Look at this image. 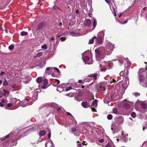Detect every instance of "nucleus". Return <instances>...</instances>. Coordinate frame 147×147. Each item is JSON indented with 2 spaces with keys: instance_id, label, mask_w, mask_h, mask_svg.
I'll return each mask as SVG.
<instances>
[{
  "instance_id": "obj_3",
  "label": "nucleus",
  "mask_w": 147,
  "mask_h": 147,
  "mask_svg": "<svg viewBox=\"0 0 147 147\" xmlns=\"http://www.w3.org/2000/svg\"><path fill=\"white\" fill-rule=\"evenodd\" d=\"M97 100H96L92 102L91 106V109L92 111L93 112H96V111L95 109V107H96L97 106Z\"/></svg>"
},
{
  "instance_id": "obj_33",
  "label": "nucleus",
  "mask_w": 147,
  "mask_h": 147,
  "mask_svg": "<svg viewBox=\"0 0 147 147\" xmlns=\"http://www.w3.org/2000/svg\"><path fill=\"white\" fill-rule=\"evenodd\" d=\"M131 116L132 117L135 118L136 117V115L135 113L133 112L131 114Z\"/></svg>"
},
{
  "instance_id": "obj_51",
  "label": "nucleus",
  "mask_w": 147,
  "mask_h": 147,
  "mask_svg": "<svg viewBox=\"0 0 147 147\" xmlns=\"http://www.w3.org/2000/svg\"><path fill=\"white\" fill-rule=\"evenodd\" d=\"M54 69L56 70L57 72H59V69L56 67H54Z\"/></svg>"
},
{
  "instance_id": "obj_57",
  "label": "nucleus",
  "mask_w": 147,
  "mask_h": 147,
  "mask_svg": "<svg viewBox=\"0 0 147 147\" xmlns=\"http://www.w3.org/2000/svg\"><path fill=\"white\" fill-rule=\"evenodd\" d=\"M105 1L107 3H108L109 4V3H110V2L108 0H105Z\"/></svg>"
},
{
  "instance_id": "obj_20",
  "label": "nucleus",
  "mask_w": 147,
  "mask_h": 147,
  "mask_svg": "<svg viewBox=\"0 0 147 147\" xmlns=\"http://www.w3.org/2000/svg\"><path fill=\"white\" fill-rule=\"evenodd\" d=\"M9 137V135H8L6 136H5L4 138H0V142H1V141H4L7 138H8Z\"/></svg>"
},
{
  "instance_id": "obj_11",
  "label": "nucleus",
  "mask_w": 147,
  "mask_h": 147,
  "mask_svg": "<svg viewBox=\"0 0 147 147\" xmlns=\"http://www.w3.org/2000/svg\"><path fill=\"white\" fill-rule=\"evenodd\" d=\"M45 25V23L42 22L39 24L37 26V30H39L43 28Z\"/></svg>"
},
{
  "instance_id": "obj_13",
  "label": "nucleus",
  "mask_w": 147,
  "mask_h": 147,
  "mask_svg": "<svg viewBox=\"0 0 147 147\" xmlns=\"http://www.w3.org/2000/svg\"><path fill=\"white\" fill-rule=\"evenodd\" d=\"M91 21L90 19H87L86 21L85 25L87 27L90 26L91 24Z\"/></svg>"
},
{
  "instance_id": "obj_22",
  "label": "nucleus",
  "mask_w": 147,
  "mask_h": 147,
  "mask_svg": "<svg viewBox=\"0 0 147 147\" xmlns=\"http://www.w3.org/2000/svg\"><path fill=\"white\" fill-rule=\"evenodd\" d=\"M96 38V37L95 36H94V37H93L92 39L89 40L88 44H92L93 43L94 41V38Z\"/></svg>"
},
{
  "instance_id": "obj_23",
  "label": "nucleus",
  "mask_w": 147,
  "mask_h": 147,
  "mask_svg": "<svg viewBox=\"0 0 147 147\" xmlns=\"http://www.w3.org/2000/svg\"><path fill=\"white\" fill-rule=\"evenodd\" d=\"M90 77H92L94 79H96L97 77V74H92L90 75Z\"/></svg>"
},
{
  "instance_id": "obj_28",
  "label": "nucleus",
  "mask_w": 147,
  "mask_h": 147,
  "mask_svg": "<svg viewBox=\"0 0 147 147\" xmlns=\"http://www.w3.org/2000/svg\"><path fill=\"white\" fill-rule=\"evenodd\" d=\"M42 52H39L35 56L36 57H39L42 55Z\"/></svg>"
},
{
  "instance_id": "obj_40",
  "label": "nucleus",
  "mask_w": 147,
  "mask_h": 147,
  "mask_svg": "<svg viewBox=\"0 0 147 147\" xmlns=\"http://www.w3.org/2000/svg\"><path fill=\"white\" fill-rule=\"evenodd\" d=\"M3 91L5 95L6 94H9V92L7 90H6L4 89L3 90Z\"/></svg>"
},
{
  "instance_id": "obj_29",
  "label": "nucleus",
  "mask_w": 147,
  "mask_h": 147,
  "mask_svg": "<svg viewBox=\"0 0 147 147\" xmlns=\"http://www.w3.org/2000/svg\"><path fill=\"white\" fill-rule=\"evenodd\" d=\"M122 88L124 89V90L126 89L127 87V85H126L125 84L123 83L122 84Z\"/></svg>"
},
{
  "instance_id": "obj_49",
  "label": "nucleus",
  "mask_w": 147,
  "mask_h": 147,
  "mask_svg": "<svg viewBox=\"0 0 147 147\" xmlns=\"http://www.w3.org/2000/svg\"><path fill=\"white\" fill-rule=\"evenodd\" d=\"M105 147H111V145L110 144H108L106 145Z\"/></svg>"
},
{
  "instance_id": "obj_15",
  "label": "nucleus",
  "mask_w": 147,
  "mask_h": 147,
  "mask_svg": "<svg viewBox=\"0 0 147 147\" xmlns=\"http://www.w3.org/2000/svg\"><path fill=\"white\" fill-rule=\"evenodd\" d=\"M104 35L105 31L103 30L98 33V36H100L104 38Z\"/></svg>"
},
{
  "instance_id": "obj_6",
  "label": "nucleus",
  "mask_w": 147,
  "mask_h": 147,
  "mask_svg": "<svg viewBox=\"0 0 147 147\" xmlns=\"http://www.w3.org/2000/svg\"><path fill=\"white\" fill-rule=\"evenodd\" d=\"M89 101H83L82 103V105L84 108H87L89 107Z\"/></svg>"
},
{
  "instance_id": "obj_42",
  "label": "nucleus",
  "mask_w": 147,
  "mask_h": 147,
  "mask_svg": "<svg viewBox=\"0 0 147 147\" xmlns=\"http://www.w3.org/2000/svg\"><path fill=\"white\" fill-rule=\"evenodd\" d=\"M41 87L43 89H45L47 88V85L44 84Z\"/></svg>"
},
{
  "instance_id": "obj_53",
  "label": "nucleus",
  "mask_w": 147,
  "mask_h": 147,
  "mask_svg": "<svg viewBox=\"0 0 147 147\" xmlns=\"http://www.w3.org/2000/svg\"><path fill=\"white\" fill-rule=\"evenodd\" d=\"M69 118L70 119H71V120H73L74 119V117L71 115L69 117Z\"/></svg>"
},
{
  "instance_id": "obj_64",
  "label": "nucleus",
  "mask_w": 147,
  "mask_h": 147,
  "mask_svg": "<svg viewBox=\"0 0 147 147\" xmlns=\"http://www.w3.org/2000/svg\"><path fill=\"white\" fill-rule=\"evenodd\" d=\"M0 105L1 107H2L3 106V104L2 103H0Z\"/></svg>"
},
{
  "instance_id": "obj_45",
  "label": "nucleus",
  "mask_w": 147,
  "mask_h": 147,
  "mask_svg": "<svg viewBox=\"0 0 147 147\" xmlns=\"http://www.w3.org/2000/svg\"><path fill=\"white\" fill-rule=\"evenodd\" d=\"M116 82V80L114 79H112V80H110V82L111 83L112 82Z\"/></svg>"
},
{
  "instance_id": "obj_58",
  "label": "nucleus",
  "mask_w": 147,
  "mask_h": 147,
  "mask_svg": "<svg viewBox=\"0 0 147 147\" xmlns=\"http://www.w3.org/2000/svg\"><path fill=\"white\" fill-rule=\"evenodd\" d=\"M50 40H55V38H54L53 37H52L51 38Z\"/></svg>"
},
{
  "instance_id": "obj_17",
  "label": "nucleus",
  "mask_w": 147,
  "mask_h": 147,
  "mask_svg": "<svg viewBox=\"0 0 147 147\" xmlns=\"http://www.w3.org/2000/svg\"><path fill=\"white\" fill-rule=\"evenodd\" d=\"M129 80L128 78H126L125 79L124 82H123V83L125 84L126 85L128 86L129 84Z\"/></svg>"
},
{
  "instance_id": "obj_32",
  "label": "nucleus",
  "mask_w": 147,
  "mask_h": 147,
  "mask_svg": "<svg viewBox=\"0 0 147 147\" xmlns=\"http://www.w3.org/2000/svg\"><path fill=\"white\" fill-rule=\"evenodd\" d=\"M48 83V80L47 79H44L43 81V84L44 85H47Z\"/></svg>"
},
{
  "instance_id": "obj_41",
  "label": "nucleus",
  "mask_w": 147,
  "mask_h": 147,
  "mask_svg": "<svg viewBox=\"0 0 147 147\" xmlns=\"http://www.w3.org/2000/svg\"><path fill=\"white\" fill-rule=\"evenodd\" d=\"M3 96V93L1 90H0V98H2Z\"/></svg>"
},
{
  "instance_id": "obj_7",
  "label": "nucleus",
  "mask_w": 147,
  "mask_h": 147,
  "mask_svg": "<svg viewBox=\"0 0 147 147\" xmlns=\"http://www.w3.org/2000/svg\"><path fill=\"white\" fill-rule=\"evenodd\" d=\"M132 104V102L128 101L125 103L124 106L125 109H128L130 108L131 105Z\"/></svg>"
},
{
  "instance_id": "obj_34",
  "label": "nucleus",
  "mask_w": 147,
  "mask_h": 147,
  "mask_svg": "<svg viewBox=\"0 0 147 147\" xmlns=\"http://www.w3.org/2000/svg\"><path fill=\"white\" fill-rule=\"evenodd\" d=\"M8 83L7 80H5V81H4L3 83V86H6L7 85Z\"/></svg>"
},
{
  "instance_id": "obj_31",
  "label": "nucleus",
  "mask_w": 147,
  "mask_h": 147,
  "mask_svg": "<svg viewBox=\"0 0 147 147\" xmlns=\"http://www.w3.org/2000/svg\"><path fill=\"white\" fill-rule=\"evenodd\" d=\"M141 106L144 109H145L146 107L147 106L144 103L141 104Z\"/></svg>"
},
{
  "instance_id": "obj_4",
  "label": "nucleus",
  "mask_w": 147,
  "mask_h": 147,
  "mask_svg": "<svg viewBox=\"0 0 147 147\" xmlns=\"http://www.w3.org/2000/svg\"><path fill=\"white\" fill-rule=\"evenodd\" d=\"M103 63L104 64V66L106 67L107 69H109L111 68L113 66V63L111 62H107L105 61H104Z\"/></svg>"
},
{
  "instance_id": "obj_52",
  "label": "nucleus",
  "mask_w": 147,
  "mask_h": 147,
  "mask_svg": "<svg viewBox=\"0 0 147 147\" xmlns=\"http://www.w3.org/2000/svg\"><path fill=\"white\" fill-rule=\"evenodd\" d=\"M55 80L57 82V84H59L60 83V81L59 80H58V79H56Z\"/></svg>"
},
{
  "instance_id": "obj_1",
  "label": "nucleus",
  "mask_w": 147,
  "mask_h": 147,
  "mask_svg": "<svg viewBox=\"0 0 147 147\" xmlns=\"http://www.w3.org/2000/svg\"><path fill=\"white\" fill-rule=\"evenodd\" d=\"M144 71V69L140 68L139 70V79L140 83L143 86L147 87V73L146 75V78L145 79L144 77L142 75V73Z\"/></svg>"
},
{
  "instance_id": "obj_47",
  "label": "nucleus",
  "mask_w": 147,
  "mask_h": 147,
  "mask_svg": "<svg viewBox=\"0 0 147 147\" xmlns=\"http://www.w3.org/2000/svg\"><path fill=\"white\" fill-rule=\"evenodd\" d=\"M99 141L100 142L102 143L104 141V140L103 139H102L99 140Z\"/></svg>"
},
{
  "instance_id": "obj_16",
  "label": "nucleus",
  "mask_w": 147,
  "mask_h": 147,
  "mask_svg": "<svg viewBox=\"0 0 147 147\" xmlns=\"http://www.w3.org/2000/svg\"><path fill=\"white\" fill-rule=\"evenodd\" d=\"M36 129V127H32V128L28 129L27 131V132H30L31 131H34Z\"/></svg>"
},
{
  "instance_id": "obj_9",
  "label": "nucleus",
  "mask_w": 147,
  "mask_h": 147,
  "mask_svg": "<svg viewBox=\"0 0 147 147\" xmlns=\"http://www.w3.org/2000/svg\"><path fill=\"white\" fill-rule=\"evenodd\" d=\"M71 131L72 133L74 134L75 136H78L79 134V133L77 131L76 128L73 127L71 129Z\"/></svg>"
},
{
  "instance_id": "obj_39",
  "label": "nucleus",
  "mask_w": 147,
  "mask_h": 147,
  "mask_svg": "<svg viewBox=\"0 0 147 147\" xmlns=\"http://www.w3.org/2000/svg\"><path fill=\"white\" fill-rule=\"evenodd\" d=\"M72 89V87L71 86H70L67 88H66L65 89V90L66 91H68Z\"/></svg>"
},
{
  "instance_id": "obj_26",
  "label": "nucleus",
  "mask_w": 147,
  "mask_h": 147,
  "mask_svg": "<svg viewBox=\"0 0 147 147\" xmlns=\"http://www.w3.org/2000/svg\"><path fill=\"white\" fill-rule=\"evenodd\" d=\"M107 118L109 120H111L112 119L113 116L111 114H108L107 115Z\"/></svg>"
},
{
  "instance_id": "obj_54",
  "label": "nucleus",
  "mask_w": 147,
  "mask_h": 147,
  "mask_svg": "<svg viewBox=\"0 0 147 147\" xmlns=\"http://www.w3.org/2000/svg\"><path fill=\"white\" fill-rule=\"evenodd\" d=\"M53 8L54 9H56V10L59 9L58 7L56 6H53Z\"/></svg>"
},
{
  "instance_id": "obj_43",
  "label": "nucleus",
  "mask_w": 147,
  "mask_h": 147,
  "mask_svg": "<svg viewBox=\"0 0 147 147\" xmlns=\"http://www.w3.org/2000/svg\"><path fill=\"white\" fill-rule=\"evenodd\" d=\"M134 94L135 96H139L140 95V94L138 92L135 93Z\"/></svg>"
},
{
  "instance_id": "obj_30",
  "label": "nucleus",
  "mask_w": 147,
  "mask_h": 147,
  "mask_svg": "<svg viewBox=\"0 0 147 147\" xmlns=\"http://www.w3.org/2000/svg\"><path fill=\"white\" fill-rule=\"evenodd\" d=\"M97 22L95 20H93V27H95L96 25Z\"/></svg>"
},
{
  "instance_id": "obj_18",
  "label": "nucleus",
  "mask_w": 147,
  "mask_h": 147,
  "mask_svg": "<svg viewBox=\"0 0 147 147\" xmlns=\"http://www.w3.org/2000/svg\"><path fill=\"white\" fill-rule=\"evenodd\" d=\"M42 79L41 77H39L36 79V81L38 83H40L42 82Z\"/></svg>"
},
{
  "instance_id": "obj_36",
  "label": "nucleus",
  "mask_w": 147,
  "mask_h": 147,
  "mask_svg": "<svg viewBox=\"0 0 147 147\" xmlns=\"http://www.w3.org/2000/svg\"><path fill=\"white\" fill-rule=\"evenodd\" d=\"M48 132H49L48 134V138L49 139H50L51 137V131L49 130Z\"/></svg>"
},
{
  "instance_id": "obj_27",
  "label": "nucleus",
  "mask_w": 147,
  "mask_h": 147,
  "mask_svg": "<svg viewBox=\"0 0 147 147\" xmlns=\"http://www.w3.org/2000/svg\"><path fill=\"white\" fill-rule=\"evenodd\" d=\"M113 113L115 114H118V113L117 112V109L116 108H114L113 109Z\"/></svg>"
},
{
  "instance_id": "obj_21",
  "label": "nucleus",
  "mask_w": 147,
  "mask_h": 147,
  "mask_svg": "<svg viewBox=\"0 0 147 147\" xmlns=\"http://www.w3.org/2000/svg\"><path fill=\"white\" fill-rule=\"evenodd\" d=\"M28 34V33L27 32L25 31H22L20 33V35L21 36L27 35Z\"/></svg>"
},
{
  "instance_id": "obj_38",
  "label": "nucleus",
  "mask_w": 147,
  "mask_h": 147,
  "mask_svg": "<svg viewBox=\"0 0 147 147\" xmlns=\"http://www.w3.org/2000/svg\"><path fill=\"white\" fill-rule=\"evenodd\" d=\"M42 48L45 49H47V47L45 44H44L42 46Z\"/></svg>"
},
{
  "instance_id": "obj_37",
  "label": "nucleus",
  "mask_w": 147,
  "mask_h": 147,
  "mask_svg": "<svg viewBox=\"0 0 147 147\" xmlns=\"http://www.w3.org/2000/svg\"><path fill=\"white\" fill-rule=\"evenodd\" d=\"M66 40V38L65 37H61L60 38V40L62 42Z\"/></svg>"
},
{
  "instance_id": "obj_48",
  "label": "nucleus",
  "mask_w": 147,
  "mask_h": 147,
  "mask_svg": "<svg viewBox=\"0 0 147 147\" xmlns=\"http://www.w3.org/2000/svg\"><path fill=\"white\" fill-rule=\"evenodd\" d=\"M12 105H12V104H11V103H8V104H7V107H11Z\"/></svg>"
},
{
  "instance_id": "obj_35",
  "label": "nucleus",
  "mask_w": 147,
  "mask_h": 147,
  "mask_svg": "<svg viewBox=\"0 0 147 147\" xmlns=\"http://www.w3.org/2000/svg\"><path fill=\"white\" fill-rule=\"evenodd\" d=\"M107 68L105 67V68H104L103 69H101L100 71L102 72H105L107 70Z\"/></svg>"
},
{
  "instance_id": "obj_50",
  "label": "nucleus",
  "mask_w": 147,
  "mask_h": 147,
  "mask_svg": "<svg viewBox=\"0 0 147 147\" xmlns=\"http://www.w3.org/2000/svg\"><path fill=\"white\" fill-rule=\"evenodd\" d=\"M70 34L71 35H72V36H74L75 34L74 32H71Z\"/></svg>"
},
{
  "instance_id": "obj_12",
  "label": "nucleus",
  "mask_w": 147,
  "mask_h": 147,
  "mask_svg": "<svg viewBox=\"0 0 147 147\" xmlns=\"http://www.w3.org/2000/svg\"><path fill=\"white\" fill-rule=\"evenodd\" d=\"M28 101L29 100L27 99H24V100H22V102L23 103V104L21 105L22 107H25L28 105L26 104V103H25V102L27 101Z\"/></svg>"
},
{
  "instance_id": "obj_19",
  "label": "nucleus",
  "mask_w": 147,
  "mask_h": 147,
  "mask_svg": "<svg viewBox=\"0 0 147 147\" xmlns=\"http://www.w3.org/2000/svg\"><path fill=\"white\" fill-rule=\"evenodd\" d=\"M98 91L100 93H102L103 91L105 90V88L101 86L98 89Z\"/></svg>"
},
{
  "instance_id": "obj_63",
  "label": "nucleus",
  "mask_w": 147,
  "mask_h": 147,
  "mask_svg": "<svg viewBox=\"0 0 147 147\" xmlns=\"http://www.w3.org/2000/svg\"><path fill=\"white\" fill-rule=\"evenodd\" d=\"M82 80H79L78 81V82L79 83H82Z\"/></svg>"
},
{
  "instance_id": "obj_62",
  "label": "nucleus",
  "mask_w": 147,
  "mask_h": 147,
  "mask_svg": "<svg viewBox=\"0 0 147 147\" xmlns=\"http://www.w3.org/2000/svg\"><path fill=\"white\" fill-rule=\"evenodd\" d=\"M1 102L3 103H4L5 102V101L4 99H2L1 100Z\"/></svg>"
},
{
  "instance_id": "obj_44",
  "label": "nucleus",
  "mask_w": 147,
  "mask_h": 147,
  "mask_svg": "<svg viewBox=\"0 0 147 147\" xmlns=\"http://www.w3.org/2000/svg\"><path fill=\"white\" fill-rule=\"evenodd\" d=\"M7 145H8V146H9V144H7V145H6L5 146H3V144H1V146H3V147H11V146H10V145L9 146V147H8L7 146Z\"/></svg>"
},
{
  "instance_id": "obj_56",
  "label": "nucleus",
  "mask_w": 147,
  "mask_h": 147,
  "mask_svg": "<svg viewBox=\"0 0 147 147\" xmlns=\"http://www.w3.org/2000/svg\"><path fill=\"white\" fill-rule=\"evenodd\" d=\"M5 74V73L3 71H1L0 73V75L1 76Z\"/></svg>"
},
{
  "instance_id": "obj_5",
  "label": "nucleus",
  "mask_w": 147,
  "mask_h": 147,
  "mask_svg": "<svg viewBox=\"0 0 147 147\" xmlns=\"http://www.w3.org/2000/svg\"><path fill=\"white\" fill-rule=\"evenodd\" d=\"M109 46V47L110 50L109 51V53H107V55H109L111 53L113 50V49L114 45L112 44L111 42H109L108 45L107 46Z\"/></svg>"
},
{
  "instance_id": "obj_24",
  "label": "nucleus",
  "mask_w": 147,
  "mask_h": 147,
  "mask_svg": "<svg viewBox=\"0 0 147 147\" xmlns=\"http://www.w3.org/2000/svg\"><path fill=\"white\" fill-rule=\"evenodd\" d=\"M14 45H13V44H12L11 45H10L9 47V50H11V51H12V50L14 48Z\"/></svg>"
},
{
  "instance_id": "obj_61",
  "label": "nucleus",
  "mask_w": 147,
  "mask_h": 147,
  "mask_svg": "<svg viewBox=\"0 0 147 147\" xmlns=\"http://www.w3.org/2000/svg\"><path fill=\"white\" fill-rule=\"evenodd\" d=\"M60 88H61V87H57V91H59V89H60Z\"/></svg>"
},
{
  "instance_id": "obj_8",
  "label": "nucleus",
  "mask_w": 147,
  "mask_h": 147,
  "mask_svg": "<svg viewBox=\"0 0 147 147\" xmlns=\"http://www.w3.org/2000/svg\"><path fill=\"white\" fill-rule=\"evenodd\" d=\"M45 146L46 147H54V145L52 141L47 142L45 144Z\"/></svg>"
},
{
  "instance_id": "obj_2",
  "label": "nucleus",
  "mask_w": 147,
  "mask_h": 147,
  "mask_svg": "<svg viewBox=\"0 0 147 147\" xmlns=\"http://www.w3.org/2000/svg\"><path fill=\"white\" fill-rule=\"evenodd\" d=\"M105 50V48L102 47H101L97 48L95 50V52L96 54V57H98L101 54L103 51Z\"/></svg>"
},
{
  "instance_id": "obj_10",
  "label": "nucleus",
  "mask_w": 147,
  "mask_h": 147,
  "mask_svg": "<svg viewBox=\"0 0 147 147\" xmlns=\"http://www.w3.org/2000/svg\"><path fill=\"white\" fill-rule=\"evenodd\" d=\"M103 40L104 38L100 36H98L97 41L99 44H102V43Z\"/></svg>"
},
{
  "instance_id": "obj_25",
  "label": "nucleus",
  "mask_w": 147,
  "mask_h": 147,
  "mask_svg": "<svg viewBox=\"0 0 147 147\" xmlns=\"http://www.w3.org/2000/svg\"><path fill=\"white\" fill-rule=\"evenodd\" d=\"M89 57H88L86 56L84 57L83 59V60L84 62H87L89 60Z\"/></svg>"
},
{
  "instance_id": "obj_59",
  "label": "nucleus",
  "mask_w": 147,
  "mask_h": 147,
  "mask_svg": "<svg viewBox=\"0 0 147 147\" xmlns=\"http://www.w3.org/2000/svg\"><path fill=\"white\" fill-rule=\"evenodd\" d=\"M66 113L67 115H69V117L70 116H71L72 115L71 114V113H69V112H67Z\"/></svg>"
},
{
  "instance_id": "obj_55",
  "label": "nucleus",
  "mask_w": 147,
  "mask_h": 147,
  "mask_svg": "<svg viewBox=\"0 0 147 147\" xmlns=\"http://www.w3.org/2000/svg\"><path fill=\"white\" fill-rule=\"evenodd\" d=\"M82 144L83 145H86L87 144V143L86 142L84 141Z\"/></svg>"
},
{
  "instance_id": "obj_14",
  "label": "nucleus",
  "mask_w": 147,
  "mask_h": 147,
  "mask_svg": "<svg viewBox=\"0 0 147 147\" xmlns=\"http://www.w3.org/2000/svg\"><path fill=\"white\" fill-rule=\"evenodd\" d=\"M46 131L45 130H43V131H40L39 135V136H42L46 134Z\"/></svg>"
},
{
  "instance_id": "obj_46",
  "label": "nucleus",
  "mask_w": 147,
  "mask_h": 147,
  "mask_svg": "<svg viewBox=\"0 0 147 147\" xmlns=\"http://www.w3.org/2000/svg\"><path fill=\"white\" fill-rule=\"evenodd\" d=\"M52 67H51L50 68V67H47L46 69V71H49L50 69H51V70H52Z\"/></svg>"
},
{
  "instance_id": "obj_60",
  "label": "nucleus",
  "mask_w": 147,
  "mask_h": 147,
  "mask_svg": "<svg viewBox=\"0 0 147 147\" xmlns=\"http://www.w3.org/2000/svg\"><path fill=\"white\" fill-rule=\"evenodd\" d=\"M82 144L81 143L79 144H78V145L80 147H81L82 146Z\"/></svg>"
}]
</instances>
